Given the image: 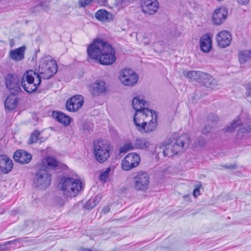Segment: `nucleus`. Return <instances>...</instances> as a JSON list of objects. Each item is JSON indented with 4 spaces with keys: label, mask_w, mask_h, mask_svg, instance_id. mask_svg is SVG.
Instances as JSON below:
<instances>
[{
    "label": "nucleus",
    "mask_w": 251,
    "mask_h": 251,
    "mask_svg": "<svg viewBox=\"0 0 251 251\" xmlns=\"http://www.w3.org/2000/svg\"><path fill=\"white\" fill-rule=\"evenodd\" d=\"M87 54L91 59L101 64L109 65L115 60V51L111 45L101 39H96L87 48Z\"/></svg>",
    "instance_id": "nucleus-1"
},
{
    "label": "nucleus",
    "mask_w": 251,
    "mask_h": 251,
    "mask_svg": "<svg viewBox=\"0 0 251 251\" xmlns=\"http://www.w3.org/2000/svg\"><path fill=\"white\" fill-rule=\"evenodd\" d=\"M189 143V136L183 134L177 139L169 138L157 148L160 149L163 148V153L164 156L171 157L187 149Z\"/></svg>",
    "instance_id": "nucleus-2"
},
{
    "label": "nucleus",
    "mask_w": 251,
    "mask_h": 251,
    "mask_svg": "<svg viewBox=\"0 0 251 251\" xmlns=\"http://www.w3.org/2000/svg\"><path fill=\"white\" fill-rule=\"evenodd\" d=\"M59 185L64 195L70 198L75 197L82 188L79 179L67 176L61 178Z\"/></svg>",
    "instance_id": "nucleus-3"
},
{
    "label": "nucleus",
    "mask_w": 251,
    "mask_h": 251,
    "mask_svg": "<svg viewBox=\"0 0 251 251\" xmlns=\"http://www.w3.org/2000/svg\"><path fill=\"white\" fill-rule=\"evenodd\" d=\"M57 71L56 62L50 55H44L40 60L38 73L41 79H50Z\"/></svg>",
    "instance_id": "nucleus-4"
},
{
    "label": "nucleus",
    "mask_w": 251,
    "mask_h": 251,
    "mask_svg": "<svg viewBox=\"0 0 251 251\" xmlns=\"http://www.w3.org/2000/svg\"><path fill=\"white\" fill-rule=\"evenodd\" d=\"M42 81L41 76L33 70L27 71L25 73L21 80V86L28 93L35 92Z\"/></svg>",
    "instance_id": "nucleus-5"
},
{
    "label": "nucleus",
    "mask_w": 251,
    "mask_h": 251,
    "mask_svg": "<svg viewBox=\"0 0 251 251\" xmlns=\"http://www.w3.org/2000/svg\"><path fill=\"white\" fill-rule=\"evenodd\" d=\"M94 155L100 163L106 161L109 157L110 146L105 141L99 140L93 142Z\"/></svg>",
    "instance_id": "nucleus-6"
},
{
    "label": "nucleus",
    "mask_w": 251,
    "mask_h": 251,
    "mask_svg": "<svg viewBox=\"0 0 251 251\" xmlns=\"http://www.w3.org/2000/svg\"><path fill=\"white\" fill-rule=\"evenodd\" d=\"M150 146V143L148 139L144 137L136 138L133 143L128 142L122 147L120 149V152L126 153L135 149L146 151Z\"/></svg>",
    "instance_id": "nucleus-7"
},
{
    "label": "nucleus",
    "mask_w": 251,
    "mask_h": 251,
    "mask_svg": "<svg viewBox=\"0 0 251 251\" xmlns=\"http://www.w3.org/2000/svg\"><path fill=\"white\" fill-rule=\"evenodd\" d=\"M38 171L34 179L35 186L40 189L47 188L50 184L51 176L48 170L42 169L38 166Z\"/></svg>",
    "instance_id": "nucleus-8"
},
{
    "label": "nucleus",
    "mask_w": 251,
    "mask_h": 251,
    "mask_svg": "<svg viewBox=\"0 0 251 251\" xmlns=\"http://www.w3.org/2000/svg\"><path fill=\"white\" fill-rule=\"evenodd\" d=\"M150 184V176L143 171L136 173L133 177V186L137 191H146Z\"/></svg>",
    "instance_id": "nucleus-9"
},
{
    "label": "nucleus",
    "mask_w": 251,
    "mask_h": 251,
    "mask_svg": "<svg viewBox=\"0 0 251 251\" xmlns=\"http://www.w3.org/2000/svg\"><path fill=\"white\" fill-rule=\"evenodd\" d=\"M157 117L156 112L149 108H143L135 112L133 122L136 128L138 127V124H143V122L149 121L151 118Z\"/></svg>",
    "instance_id": "nucleus-10"
},
{
    "label": "nucleus",
    "mask_w": 251,
    "mask_h": 251,
    "mask_svg": "<svg viewBox=\"0 0 251 251\" xmlns=\"http://www.w3.org/2000/svg\"><path fill=\"white\" fill-rule=\"evenodd\" d=\"M119 79L124 85L132 86L137 82L138 76L132 70L126 68L120 72Z\"/></svg>",
    "instance_id": "nucleus-11"
},
{
    "label": "nucleus",
    "mask_w": 251,
    "mask_h": 251,
    "mask_svg": "<svg viewBox=\"0 0 251 251\" xmlns=\"http://www.w3.org/2000/svg\"><path fill=\"white\" fill-rule=\"evenodd\" d=\"M140 155L135 152L128 154L123 159L121 163L122 168L124 171H129L136 167L140 163Z\"/></svg>",
    "instance_id": "nucleus-12"
},
{
    "label": "nucleus",
    "mask_w": 251,
    "mask_h": 251,
    "mask_svg": "<svg viewBox=\"0 0 251 251\" xmlns=\"http://www.w3.org/2000/svg\"><path fill=\"white\" fill-rule=\"evenodd\" d=\"M5 84L11 94H17L21 91L20 80L16 75L8 74L5 77Z\"/></svg>",
    "instance_id": "nucleus-13"
},
{
    "label": "nucleus",
    "mask_w": 251,
    "mask_h": 251,
    "mask_svg": "<svg viewBox=\"0 0 251 251\" xmlns=\"http://www.w3.org/2000/svg\"><path fill=\"white\" fill-rule=\"evenodd\" d=\"M141 7L142 12L148 15H153L158 9V3L156 0H142Z\"/></svg>",
    "instance_id": "nucleus-14"
},
{
    "label": "nucleus",
    "mask_w": 251,
    "mask_h": 251,
    "mask_svg": "<svg viewBox=\"0 0 251 251\" xmlns=\"http://www.w3.org/2000/svg\"><path fill=\"white\" fill-rule=\"evenodd\" d=\"M157 118H151L149 121L143 122V124H138L136 129L142 133H150L153 131L157 125Z\"/></svg>",
    "instance_id": "nucleus-15"
},
{
    "label": "nucleus",
    "mask_w": 251,
    "mask_h": 251,
    "mask_svg": "<svg viewBox=\"0 0 251 251\" xmlns=\"http://www.w3.org/2000/svg\"><path fill=\"white\" fill-rule=\"evenodd\" d=\"M83 103V97L80 95H75L67 101L66 106L68 111L75 112L80 108Z\"/></svg>",
    "instance_id": "nucleus-16"
},
{
    "label": "nucleus",
    "mask_w": 251,
    "mask_h": 251,
    "mask_svg": "<svg viewBox=\"0 0 251 251\" xmlns=\"http://www.w3.org/2000/svg\"><path fill=\"white\" fill-rule=\"evenodd\" d=\"M216 40L219 47L226 48L230 44L232 40L231 34L228 31H222L217 35Z\"/></svg>",
    "instance_id": "nucleus-17"
},
{
    "label": "nucleus",
    "mask_w": 251,
    "mask_h": 251,
    "mask_svg": "<svg viewBox=\"0 0 251 251\" xmlns=\"http://www.w3.org/2000/svg\"><path fill=\"white\" fill-rule=\"evenodd\" d=\"M227 14V11L224 7L216 9L212 15V21L213 23L216 25L221 24L226 19Z\"/></svg>",
    "instance_id": "nucleus-18"
},
{
    "label": "nucleus",
    "mask_w": 251,
    "mask_h": 251,
    "mask_svg": "<svg viewBox=\"0 0 251 251\" xmlns=\"http://www.w3.org/2000/svg\"><path fill=\"white\" fill-rule=\"evenodd\" d=\"M13 158L16 162L21 164H26L31 160L32 155L26 151L18 150L15 152Z\"/></svg>",
    "instance_id": "nucleus-19"
},
{
    "label": "nucleus",
    "mask_w": 251,
    "mask_h": 251,
    "mask_svg": "<svg viewBox=\"0 0 251 251\" xmlns=\"http://www.w3.org/2000/svg\"><path fill=\"white\" fill-rule=\"evenodd\" d=\"M58 161L53 157H47L43 159L41 162L38 165L40 168L48 170L49 172L50 170L53 169L58 165Z\"/></svg>",
    "instance_id": "nucleus-20"
},
{
    "label": "nucleus",
    "mask_w": 251,
    "mask_h": 251,
    "mask_svg": "<svg viewBox=\"0 0 251 251\" xmlns=\"http://www.w3.org/2000/svg\"><path fill=\"white\" fill-rule=\"evenodd\" d=\"M91 92L93 96L100 95L106 91L105 83L104 81L98 80L92 84Z\"/></svg>",
    "instance_id": "nucleus-21"
},
{
    "label": "nucleus",
    "mask_w": 251,
    "mask_h": 251,
    "mask_svg": "<svg viewBox=\"0 0 251 251\" xmlns=\"http://www.w3.org/2000/svg\"><path fill=\"white\" fill-rule=\"evenodd\" d=\"M13 168L12 160L6 155H0V172L6 174Z\"/></svg>",
    "instance_id": "nucleus-22"
},
{
    "label": "nucleus",
    "mask_w": 251,
    "mask_h": 251,
    "mask_svg": "<svg viewBox=\"0 0 251 251\" xmlns=\"http://www.w3.org/2000/svg\"><path fill=\"white\" fill-rule=\"evenodd\" d=\"M52 116L58 122L63 124L65 126L69 125L72 119L62 112L53 111Z\"/></svg>",
    "instance_id": "nucleus-23"
},
{
    "label": "nucleus",
    "mask_w": 251,
    "mask_h": 251,
    "mask_svg": "<svg viewBox=\"0 0 251 251\" xmlns=\"http://www.w3.org/2000/svg\"><path fill=\"white\" fill-rule=\"evenodd\" d=\"M200 47L204 52H208L212 49V41L208 34L203 35L200 40Z\"/></svg>",
    "instance_id": "nucleus-24"
},
{
    "label": "nucleus",
    "mask_w": 251,
    "mask_h": 251,
    "mask_svg": "<svg viewBox=\"0 0 251 251\" xmlns=\"http://www.w3.org/2000/svg\"><path fill=\"white\" fill-rule=\"evenodd\" d=\"M95 17L101 22H110L113 19V15L105 9H100L96 13Z\"/></svg>",
    "instance_id": "nucleus-25"
},
{
    "label": "nucleus",
    "mask_w": 251,
    "mask_h": 251,
    "mask_svg": "<svg viewBox=\"0 0 251 251\" xmlns=\"http://www.w3.org/2000/svg\"><path fill=\"white\" fill-rule=\"evenodd\" d=\"M16 94H11L6 99L4 105L6 109L11 110L15 108L17 105L18 100L16 97Z\"/></svg>",
    "instance_id": "nucleus-26"
},
{
    "label": "nucleus",
    "mask_w": 251,
    "mask_h": 251,
    "mask_svg": "<svg viewBox=\"0 0 251 251\" xmlns=\"http://www.w3.org/2000/svg\"><path fill=\"white\" fill-rule=\"evenodd\" d=\"M25 47H21L10 52V57L16 61H20L24 58Z\"/></svg>",
    "instance_id": "nucleus-27"
},
{
    "label": "nucleus",
    "mask_w": 251,
    "mask_h": 251,
    "mask_svg": "<svg viewBox=\"0 0 251 251\" xmlns=\"http://www.w3.org/2000/svg\"><path fill=\"white\" fill-rule=\"evenodd\" d=\"M132 106L135 111L148 108V103L142 98L135 97L132 100Z\"/></svg>",
    "instance_id": "nucleus-28"
},
{
    "label": "nucleus",
    "mask_w": 251,
    "mask_h": 251,
    "mask_svg": "<svg viewBox=\"0 0 251 251\" xmlns=\"http://www.w3.org/2000/svg\"><path fill=\"white\" fill-rule=\"evenodd\" d=\"M183 75L190 79L199 80L201 77L207 76L204 73L200 71H186L183 72Z\"/></svg>",
    "instance_id": "nucleus-29"
},
{
    "label": "nucleus",
    "mask_w": 251,
    "mask_h": 251,
    "mask_svg": "<svg viewBox=\"0 0 251 251\" xmlns=\"http://www.w3.org/2000/svg\"><path fill=\"white\" fill-rule=\"evenodd\" d=\"M205 74L207 76L206 77H201L199 81L203 83L205 86L213 88L216 84L215 80L210 75L206 73Z\"/></svg>",
    "instance_id": "nucleus-30"
},
{
    "label": "nucleus",
    "mask_w": 251,
    "mask_h": 251,
    "mask_svg": "<svg viewBox=\"0 0 251 251\" xmlns=\"http://www.w3.org/2000/svg\"><path fill=\"white\" fill-rule=\"evenodd\" d=\"M101 198L100 195H97L95 197L92 198L84 205V208L89 210L93 209L99 202Z\"/></svg>",
    "instance_id": "nucleus-31"
},
{
    "label": "nucleus",
    "mask_w": 251,
    "mask_h": 251,
    "mask_svg": "<svg viewBox=\"0 0 251 251\" xmlns=\"http://www.w3.org/2000/svg\"><path fill=\"white\" fill-rule=\"evenodd\" d=\"M251 59V50L241 51L239 54V61L241 64H244Z\"/></svg>",
    "instance_id": "nucleus-32"
},
{
    "label": "nucleus",
    "mask_w": 251,
    "mask_h": 251,
    "mask_svg": "<svg viewBox=\"0 0 251 251\" xmlns=\"http://www.w3.org/2000/svg\"><path fill=\"white\" fill-rule=\"evenodd\" d=\"M251 132V126H245L241 127L237 132V136L238 138H241L245 136L246 134Z\"/></svg>",
    "instance_id": "nucleus-33"
},
{
    "label": "nucleus",
    "mask_w": 251,
    "mask_h": 251,
    "mask_svg": "<svg viewBox=\"0 0 251 251\" xmlns=\"http://www.w3.org/2000/svg\"><path fill=\"white\" fill-rule=\"evenodd\" d=\"M112 172V169L110 167H108L106 170L101 172L100 175V180L102 183L105 182L108 179L109 175Z\"/></svg>",
    "instance_id": "nucleus-34"
},
{
    "label": "nucleus",
    "mask_w": 251,
    "mask_h": 251,
    "mask_svg": "<svg viewBox=\"0 0 251 251\" xmlns=\"http://www.w3.org/2000/svg\"><path fill=\"white\" fill-rule=\"evenodd\" d=\"M39 135L40 132L38 131H34L32 132L28 140V144H32L36 143L39 139Z\"/></svg>",
    "instance_id": "nucleus-35"
},
{
    "label": "nucleus",
    "mask_w": 251,
    "mask_h": 251,
    "mask_svg": "<svg viewBox=\"0 0 251 251\" xmlns=\"http://www.w3.org/2000/svg\"><path fill=\"white\" fill-rule=\"evenodd\" d=\"M241 125V121L240 120H237L231 124V126L227 127L226 131L232 132L237 126Z\"/></svg>",
    "instance_id": "nucleus-36"
},
{
    "label": "nucleus",
    "mask_w": 251,
    "mask_h": 251,
    "mask_svg": "<svg viewBox=\"0 0 251 251\" xmlns=\"http://www.w3.org/2000/svg\"><path fill=\"white\" fill-rule=\"evenodd\" d=\"M46 9V7L44 5L43 3L41 2L39 4L37 5L36 6H35L33 9L32 12H39L40 11H45Z\"/></svg>",
    "instance_id": "nucleus-37"
},
{
    "label": "nucleus",
    "mask_w": 251,
    "mask_h": 251,
    "mask_svg": "<svg viewBox=\"0 0 251 251\" xmlns=\"http://www.w3.org/2000/svg\"><path fill=\"white\" fill-rule=\"evenodd\" d=\"M93 0H79V5L81 7H84L90 4Z\"/></svg>",
    "instance_id": "nucleus-38"
},
{
    "label": "nucleus",
    "mask_w": 251,
    "mask_h": 251,
    "mask_svg": "<svg viewBox=\"0 0 251 251\" xmlns=\"http://www.w3.org/2000/svg\"><path fill=\"white\" fill-rule=\"evenodd\" d=\"M212 126H213L211 125H206L202 130V133L206 134L209 133L211 130Z\"/></svg>",
    "instance_id": "nucleus-39"
},
{
    "label": "nucleus",
    "mask_w": 251,
    "mask_h": 251,
    "mask_svg": "<svg viewBox=\"0 0 251 251\" xmlns=\"http://www.w3.org/2000/svg\"><path fill=\"white\" fill-rule=\"evenodd\" d=\"M245 88L246 90V95L248 97H251V83L246 84Z\"/></svg>",
    "instance_id": "nucleus-40"
},
{
    "label": "nucleus",
    "mask_w": 251,
    "mask_h": 251,
    "mask_svg": "<svg viewBox=\"0 0 251 251\" xmlns=\"http://www.w3.org/2000/svg\"><path fill=\"white\" fill-rule=\"evenodd\" d=\"M110 210V208L109 205L105 206L102 209V212L104 214H106Z\"/></svg>",
    "instance_id": "nucleus-41"
},
{
    "label": "nucleus",
    "mask_w": 251,
    "mask_h": 251,
    "mask_svg": "<svg viewBox=\"0 0 251 251\" xmlns=\"http://www.w3.org/2000/svg\"><path fill=\"white\" fill-rule=\"evenodd\" d=\"M200 193V190L199 188H195L193 191V195L195 197L199 195Z\"/></svg>",
    "instance_id": "nucleus-42"
},
{
    "label": "nucleus",
    "mask_w": 251,
    "mask_h": 251,
    "mask_svg": "<svg viewBox=\"0 0 251 251\" xmlns=\"http://www.w3.org/2000/svg\"><path fill=\"white\" fill-rule=\"evenodd\" d=\"M236 0L239 4H243V5H245V4H247L249 1V0Z\"/></svg>",
    "instance_id": "nucleus-43"
},
{
    "label": "nucleus",
    "mask_w": 251,
    "mask_h": 251,
    "mask_svg": "<svg viewBox=\"0 0 251 251\" xmlns=\"http://www.w3.org/2000/svg\"><path fill=\"white\" fill-rule=\"evenodd\" d=\"M225 167L227 169H235L236 168V165H234V164H232V165H226L225 166Z\"/></svg>",
    "instance_id": "nucleus-44"
},
{
    "label": "nucleus",
    "mask_w": 251,
    "mask_h": 251,
    "mask_svg": "<svg viewBox=\"0 0 251 251\" xmlns=\"http://www.w3.org/2000/svg\"><path fill=\"white\" fill-rule=\"evenodd\" d=\"M6 248L5 245H0V251H4Z\"/></svg>",
    "instance_id": "nucleus-45"
},
{
    "label": "nucleus",
    "mask_w": 251,
    "mask_h": 251,
    "mask_svg": "<svg viewBox=\"0 0 251 251\" xmlns=\"http://www.w3.org/2000/svg\"><path fill=\"white\" fill-rule=\"evenodd\" d=\"M212 116L213 117V119L212 121L213 122H216L218 120V117L216 116H214L212 115Z\"/></svg>",
    "instance_id": "nucleus-46"
},
{
    "label": "nucleus",
    "mask_w": 251,
    "mask_h": 251,
    "mask_svg": "<svg viewBox=\"0 0 251 251\" xmlns=\"http://www.w3.org/2000/svg\"><path fill=\"white\" fill-rule=\"evenodd\" d=\"M17 240H15V241H8L7 243H6V244H12L13 243H14V242L16 241Z\"/></svg>",
    "instance_id": "nucleus-47"
},
{
    "label": "nucleus",
    "mask_w": 251,
    "mask_h": 251,
    "mask_svg": "<svg viewBox=\"0 0 251 251\" xmlns=\"http://www.w3.org/2000/svg\"><path fill=\"white\" fill-rule=\"evenodd\" d=\"M91 126L89 125L88 126V127H84V129H86L88 130H90L91 129Z\"/></svg>",
    "instance_id": "nucleus-48"
},
{
    "label": "nucleus",
    "mask_w": 251,
    "mask_h": 251,
    "mask_svg": "<svg viewBox=\"0 0 251 251\" xmlns=\"http://www.w3.org/2000/svg\"><path fill=\"white\" fill-rule=\"evenodd\" d=\"M64 203L63 201H62L61 203H60L61 206H63L64 205Z\"/></svg>",
    "instance_id": "nucleus-49"
}]
</instances>
